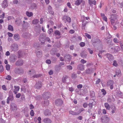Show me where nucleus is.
Listing matches in <instances>:
<instances>
[{"mask_svg": "<svg viewBox=\"0 0 123 123\" xmlns=\"http://www.w3.org/2000/svg\"><path fill=\"white\" fill-rule=\"evenodd\" d=\"M17 59V57L15 55L11 56L10 58V61L12 62H15Z\"/></svg>", "mask_w": 123, "mask_h": 123, "instance_id": "f8f14e48", "label": "nucleus"}, {"mask_svg": "<svg viewBox=\"0 0 123 123\" xmlns=\"http://www.w3.org/2000/svg\"><path fill=\"white\" fill-rule=\"evenodd\" d=\"M55 103L56 105L61 106L62 105L63 101L62 99H58L55 100Z\"/></svg>", "mask_w": 123, "mask_h": 123, "instance_id": "0eeeda50", "label": "nucleus"}, {"mask_svg": "<svg viewBox=\"0 0 123 123\" xmlns=\"http://www.w3.org/2000/svg\"><path fill=\"white\" fill-rule=\"evenodd\" d=\"M80 45L81 46L83 47L85 45V43L84 42H81L80 43Z\"/></svg>", "mask_w": 123, "mask_h": 123, "instance_id": "69168bd1", "label": "nucleus"}, {"mask_svg": "<svg viewBox=\"0 0 123 123\" xmlns=\"http://www.w3.org/2000/svg\"><path fill=\"white\" fill-rule=\"evenodd\" d=\"M69 70H71L72 69V67L70 65H68L67 66Z\"/></svg>", "mask_w": 123, "mask_h": 123, "instance_id": "052dcab7", "label": "nucleus"}, {"mask_svg": "<svg viewBox=\"0 0 123 123\" xmlns=\"http://www.w3.org/2000/svg\"><path fill=\"white\" fill-rule=\"evenodd\" d=\"M8 29L9 30L11 31H13V26L10 25H8Z\"/></svg>", "mask_w": 123, "mask_h": 123, "instance_id": "58836bf2", "label": "nucleus"}, {"mask_svg": "<svg viewBox=\"0 0 123 123\" xmlns=\"http://www.w3.org/2000/svg\"><path fill=\"white\" fill-rule=\"evenodd\" d=\"M94 69L92 68H90L86 70V73L88 74H91L94 72Z\"/></svg>", "mask_w": 123, "mask_h": 123, "instance_id": "ddd939ff", "label": "nucleus"}, {"mask_svg": "<svg viewBox=\"0 0 123 123\" xmlns=\"http://www.w3.org/2000/svg\"><path fill=\"white\" fill-rule=\"evenodd\" d=\"M106 56L107 58L110 61L112 60L113 58V57L111 55L109 54H107L106 55Z\"/></svg>", "mask_w": 123, "mask_h": 123, "instance_id": "aec40b11", "label": "nucleus"}, {"mask_svg": "<svg viewBox=\"0 0 123 123\" xmlns=\"http://www.w3.org/2000/svg\"><path fill=\"white\" fill-rule=\"evenodd\" d=\"M55 69L56 71H59L60 70L59 67L58 66H55Z\"/></svg>", "mask_w": 123, "mask_h": 123, "instance_id": "680f3d73", "label": "nucleus"}, {"mask_svg": "<svg viewBox=\"0 0 123 123\" xmlns=\"http://www.w3.org/2000/svg\"><path fill=\"white\" fill-rule=\"evenodd\" d=\"M4 71L3 67L2 65L0 66V72H2Z\"/></svg>", "mask_w": 123, "mask_h": 123, "instance_id": "49530a36", "label": "nucleus"}, {"mask_svg": "<svg viewBox=\"0 0 123 123\" xmlns=\"http://www.w3.org/2000/svg\"><path fill=\"white\" fill-rule=\"evenodd\" d=\"M53 30L52 29H50L48 31V33L49 34H51L53 31Z\"/></svg>", "mask_w": 123, "mask_h": 123, "instance_id": "13d9d810", "label": "nucleus"}, {"mask_svg": "<svg viewBox=\"0 0 123 123\" xmlns=\"http://www.w3.org/2000/svg\"><path fill=\"white\" fill-rule=\"evenodd\" d=\"M13 37L15 40L17 41L19 40L20 38L18 34H14Z\"/></svg>", "mask_w": 123, "mask_h": 123, "instance_id": "6ab92c4d", "label": "nucleus"}, {"mask_svg": "<svg viewBox=\"0 0 123 123\" xmlns=\"http://www.w3.org/2000/svg\"><path fill=\"white\" fill-rule=\"evenodd\" d=\"M7 35L9 37H12L13 36V34L12 33L9 32L7 33Z\"/></svg>", "mask_w": 123, "mask_h": 123, "instance_id": "bf43d9fd", "label": "nucleus"}, {"mask_svg": "<svg viewBox=\"0 0 123 123\" xmlns=\"http://www.w3.org/2000/svg\"><path fill=\"white\" fill-rule=\"evenodd\" d=\"M109 49L112 53H116L120 51V48L119 47L116 46L114 48H109Z\"/></svg>", "mask_w": 123, "mask_h": 123, "instance_id": "7ed1b4c3", "label": "nucleus"}, {"mask_svg": "<svg viewBox=\"0 0 123 123\" xmlns=\"http://www.w3.org/2000/svg\"><path fill=\"white\" fill-rule=\"evenodd\" d=\"M39 22V20L37 19H35L33 20L32 21V24L34 25L37 24Z\"/></svg>", "mask_w": 123, "mask_h": 123, "instance_id": "c9c22d12", "label": "nucleus"}, {"mask_svg": "<svg viewBox=\"0 0 123 123\" xmlns=\"http://www.w3.org/2000/svg\"><path fill=\"white\" fill-rule=\"evenodd\" d=\"M101 92H103V94L104 95H105L106 93V91L104 89H103L101 90Z\"/></svg>", "mask_w": 123, "mask_h": 123, "instance_id": "864d4df0", "label": "nucleus"}, {"mask_svg": "<svg viewBox=\"0 0 123 123\" xmlns=\"http://www.w3.org/2000/svg\"><path fill=\"white\" fill-rule=\"evenodd\" d=\"M70 114L73 115H75L78 114L77 112H76L73 111H69Z\"/></svg>", "mask_w": 123, "mask_h": 123, "instance_id": "473e14b6", "label": "nucleus"}, {"mask_svg": "<svg viewBox=\"0 0 123 123\" xmlns=\"http://www.w3.org/2000/svg\"><path fill=\"white\" fill-rule=\"evenodd\" d=\"M89 4H93L95 5L96 1L95 0H89Z\"/></svg>", "mask_w": 123, "mask_h": 123, "instance_id": "c756f323", "label": "nucleus"}, {"mask_svg": "<svg viewBox=\"0 0 123 123\" xmlns=\"http://www.w3.org/2000/svg\"><path fill=\"white\" fill-rule=\"evenodd\" d=\"M37 8V6L34 3H32L31 4V8L32 9H35Z\"/></svg>", "mask_w": 123, "mask_h": 123, "instance_id": "b1692460", "label": "nucleus"}, {"mask_svg": "<svg viewBox=\"0 0 123 123\" xmlns=\"http://www.w3.org/2000/svg\"><path fill=\"white\" fill-rule=\"evenodd\" d=\"M26 15L29 17H31L33 15V13L31 12H26Z\"/></svg>", "mask_w": 123, "mask_h": 123, "instance_id": "2f4dec72", "label": "nucleus"}, {"mask_svg": "<svg viewBox=\"0 0 123 123\" xmlns=\"http://www.w3.org/2000/svg\"><path fill=\"white\" fill-rule=\"evenodd\" d=\"M41 75L40 74H35L32 76V77L34 78H37L40 77Z\"/></svg>", "mask_w": 123, "mask_h": 123, "instance_id": "4c0bfd02", "label": "nucleus"}, {"mask_svg": "<svg viewBox=\"0 0 123 123\" xmlns=\"http://www.w3.org/2000/svg\"><path fill=\"white\" fill-rule=\"evenodd\" d=\"M55 34L56 35H58V36H60L61 35L60 32L59 31L57 30L55 32Z\"/></svg>", "mask_w": 123, "mask_h": 123, "instance_id": "a19ab883", "label": "nucleus"}, {"mask_svg": "<svg viewBox=\"0 0 123 123\" xmlns=\"http://www.w3.org/2000/svg\"><path fill=\"white\" fill-rule=\"evenodd\" d=\"M8 6V3L7 1V0H5L3 1L2 3V7L5 8L7 7Z\"/></svg>", "mask_w": 123, "mask_h": 123, "instance_id": "4468645a", "label": "nucleus"}, {"mask_svg": "<svg viewBox=\"0 0 123 123\" xmlns=\"http://www.w3.org/2000/svg\"><path fill=\"white\" fill-rule=\"evenodd\" d=\"M30 114L32 116H34V111L33 110H31Z\"/></svg>", "mask_w": 123, "mask_h": 123, "instance_id": "3c124183", "label": "nucleus"}, {"mask_svg": "<svg viewBox=\"0 0 123 123\" xmlns=\"http://www.w3.org/2000/svg\"><path fill=\"white\" fill-rule=\"evenodd\" d=\"M11 79V76L9 75L7 76L6 78V79L8 80H10Z\"/></svg>", "mask_w": 123, "mask_h": 123, "instance_id": "09e8293b", "label": "nucleus"}, {"mask_svg": "<svg viewBox=\"0 0 123 123\" xmlns=\"http://www.w3.org/2000/svg\"><path fill=\"white\" fill-rule=\"evenodd\" d=\"M113 65L115 66H117L118 65V64L117 63V62L116 61H114L113 64Z\"/></svg>", "mask_w": 123, "mask_h": 123, "instance_id": "a18cd8bd", "label": "nucleus"}, {"mask_svg": "<svg viewBox=\"0 0 123 123\" xmlns=\"http://www.w3.org/2000/svg\"><path fill=\"white\" fill-rule=\"evenodd\" d=\"M103 123H108L109 121V117L107 116H103L101 118Z\"/></svg>", "mask_w": 123, "mask_h": 123, "instance_id": "f257e3e1", "label": "nucleus"}, {"mask_svg": "<svg viewBox=\"0 0 123 123\" xmlns=\"http://www.w3.org/2000/svg\"><path fill=\"white\" fill-rule=\"evenodd\" d=\"M82 1V0H77L75 2V4L77 6L79 5Z\"/></svg>", "mask_w": 123, "mask_h": 123, "instance_id": "c85d7f7f", "label": "nucleus"}, {"mask_svg": "<svg viewBox=\"0 0 123 123\" xmlns=\"http://www.w3.org/2000/svg\"><path fill=\"white\" fill-rule=\"evenodd\" d=\"M90 109H92V105L91 103H89L88 105Z\"/></svg>", "mask_w": 123, "mask_h": 123, "instance_id": "774afa93", "label": "nucleus"}, {"mask_svg": "<svg viewBox=\"0 0 123 123\" xmlns=\"http://www.w3.org/2000/svg\"><path fill=\"white\" fill-rule=\"evenodd\" d=\"M18 45L15 43H14L12 44L11 46V49L12 51H16L18 49Z\"/></svg>", "mask_w": 123, "mask_h": 123, "instance_id": "f03ea898", "label": "nucleus"}, {"mask_svg": "<svg viewBox=\"0 0 123 123\" xmlns=\"http://www.w3.org/2000/svg\"><path fill=\"white\" fill-rule=\"evenodd\" d=\"M44 114L45 116H49L50 114V112L48 110H46L44 112Z\"/></svg>", "mask_w": 123, "mask_h": 123, "instance_id": "bb28decb", "label": "nucleus"}, {"mask_svg": "<svg viewBox=\"0 0 123 123\" xmlns=\"http://www.w3.org/2000/svg\"><path fill=\"white\" fill-rule=\"evenodd\" d=\"M37 56L38 57L40 58L42 56V53L41 51H39L36 53Z\"/></svg>", "mask_w": 123, "mask_h": 123, "instance_id": "7c9ffc66", "label": "nucleus"}, {"mask_svg": "<svg viewBox=\"0 0 123 123\" xmlns=\"http://www.w3.org/2000/svg\"><path fill=\"white\" fill-rule=\"evenodd\" d=\"M20 20V19H18L17 20L15 21V23L17 24H19L21 23Z\"/></svg>", "mask_w": 123, "mask_h": 123, "instance_id": "8fccbe9b", "label": "nucleus"}, {"mask_svg": "<svg viewBox=\"0 0 123 123\" xmlns=\"http://www.w3.org/2000/svg\"><path fill=\"white\" fill-rule=\"evenodd\" d=\"M64 58L65 61L70 62L71 59V56L69 55H65L64 56Z\"/></svg>", "mask_w": 123, "mask_h": 123, "instance_id": "9b49d317", "label": "nucleus"}, {"mask_svg": "<svg viewBox=\"0 0 123 123\" xmlns=\"http://www.w3.org/2000/svg\"><path fill=\"white\" fill-rule=\"evenodd\" d=\"M2 89L4 90H7L6 86L5 85H3L2 86Z\"/></svg>", "mask_w": 123, "mask_h": 123, "instance_id": "338daca9", "label": "nucleus"}, {"mask_svg": "<svg viewBox=\"0 0 123 123\" xmlns=\"http://www.w3.org/2000/svg\"><path fill=\"white\" fill-rule=\"evenodd\" d=\"M42 85L41 84V81H38L37 83H36L35 85V87L37 89H40L42 87Z\"/></svg>", "mask_w": 123, "mask_h": 123, "instance_id": "1a4fd4ad", "label": "nucleus"}, {"mask_svg": "<svg viewBox=\"0 0 123 123\" xmlns=\"http://www.w3.org/2000/svg\"><path fill=\"white\" fill-rule=\"evenodd\" d=\"M23 60H19L16 62V65L17 66H21L23 64Z\"/></svg>", "mask_w": 123, "mask_h": 123, "instance_id": "2eb2a0df", "label": "nucleus"}, {"mask_svg": "<svg viewBox=\"0 0 123 123\" xmlns=\"http://www.w3.org/2000/svg\"><path fill=\"white\" fill-rule=\"evenodd\" d=\"M43 122L45 123H51V120L48 118H45L43 120Z\"/></svg>", "mask_w": 123, "mask_h": 123, "instance_id": "dca6fc26", "label": "nucleus"}, {"mask_svg": "<svg viewBox=\"0 0 123 123\" xmlns=\"http://www.w3.org/2000/svg\"><path fill=\"white\" fill-rule=\"evenodd\" d=\"M14 89L13 92L15 94H16L17 93V92L19 90V87L18 86H14Z\"/></svg>", "mask_w": 123, "mask_h": 123, "instance_id": "f3484780", "label": "nucleus"}, {"mask_svg": "<svg viewBox=\"0 0 123 123\" xmlns=\"http://www.w3.org/2000/svg\"><path fill=\"white\" fill-rule=\"evenodd\" d=\"M105 108L107 110H109L110 109V105L107 103H105Z\"/></svg>", "mask_w": 123, "mask_h": 123, "instance_id": "f704fd0d", "label": "nucleus"}, {"mask_svg": "<svg viewBox=\"0 0 123 123\" xmlns=\"http://www.w3.org/2000/svg\"><path fill=\"white\" fill-rule=\"evenodd\" d=\"M80 62L83 64H84L86 62V61L83 59H82L80 61Z\"/></svg>", "mask_w": 123, "mask_h": 123, "instance_id": "e2e57ef3", "label": "nucleus"}, {"mask_svg": "<svg viewBox=\"0 0 123 123\" xmlns=\"http://www.w3.org/2000/svg\"><path fill=\"white\" fill-rule=\"evenodd\" d=\"M5 13L3 12L2 14L0 16V18L1 19H3L5 18Z\"/></svg>", "mask_w": 123, "mask_h": 123, "instance_id": "603ef678", "label": "nucleus"}, {"mask_svg": "<svg viewBox=\"0 0 123 123\" xmlns=\"http://www.w3.org/2000/svg\"><path fill=\"white\" fill-rule=\"evenodd\" d=\"M10 94L9 95V97L7 98V103L8 104L9 103V100L12 101L13 100V94L11 92H9Z\"/></svg>", "mask_w": 123, "mask_h": 123, "instance_id": "39448f33", "label": "nucleus"}, {"mask_svg": "<svg viewBox=\"0 0 123 123\" xmlns=\"http://www.w3.org/2000/svg\"><path fill=\"white\" fill-rule=\"evenodd\" d=\"M85 34V35H86V37H87V38H89V39L91 38V36L90 35L88 34L87 33H86Z\"/></svg>", "mask_w": 123, "mask_h": 123, "instance_id": "6e6d98bb", "label": "nucleus"}, {"mask_svg": "<svg viewBox=\"0 0 123 123\" xmlns=\"http://www.w3.org/2000/svg\"><path fill=\"white\" fill-rule=\"evenodd\" d=\"M113 41L114 42L116 43H118V40L117 38H114L113 39Z\"/></svg>", "mask_w": 123, "mask_h": 123, "instance_id": "0e129e2a", "label": "nucleus"}, {"mask_svg": "<svg viewBox=\"0 0 123 123\" xmlns=\"http://www.w3.org/2000/svg\"><path fill=\"white\" fill-rule=\"evenodd\" d=\"M28 74L31 77H32V76L35 74V72L32 70H30L28 72Z\"/></svg>", "mask_w": 123, "mask_h": 123, "instance_id": "412c9836", "label": "nucleus"}, {"mask_svg": "<svg viewBox=\"0 0 123 123\" xmlns=\"http://www.w3.org/2000/svg\"><path fill=\"white\" fill-rule=\"evenodd\" d=\"M11 108L12 110H17V108L16 105L13 104L11 106Z\"/></svg>", "mask_w": 123, "mask_h": 123, "instance_id": "72a5a7b5", "label": "nucleus"}, {"mask_svg": "<svg viewBox=\"0 0 123 123\" xmlns=\"http://www.w3.org/2000/svg\"><path fill=\"white\" fill-rule=\"evenodd\" d=\"M21 95V94L20 93L17 94L16 95V98H20Z\"/></svg>", "mask_w": 123, "mask_h": 123, "instance_id": "5fc2aeb1", "label": "nucleus"}, {"mask_svg": "<svg viewBox=\"0 0 123 123\" xmlns=\"http://www.w3.org/2000/svg\"><path fill=\"white\" fill-rule=\"evenodd\" d=\"M77 77L76 74L74 73H73L72 75V77L73 79H75Z\"/></svg>", "mask_w": 123, "mask_h": 123, "instance_id": "37998d69", "label": "nucleus"}, {"mask_svg": "<svg viewBox=\"0 0 123 123\" xmlns=\"http://www.w3.org/2000/svg\"><path fill=\"white\" fill-rule=\"evenodd\" d=\"M85 110V109L83 108H82L80 109L77 112L78 114H80L81 112Z\"/></svg>", "mask_w": 123, "mask_h": 123, "instance_id": "de8ad7c7", "label": "nucleus"}, {"mask_svg": "<svg viewBox=\"0 0 123 123\" xmlns=\"http://www.w3.org/2000/svg\"><path fill=\"white\" fill-rule=\"evenodd\" d=\"M117 17L116 15L112 14L111 15V17L110 18L112 24H113L116 21Z\"/></svg>", "mask_w": 123, "mask_h": 123, "instance_id": "20e7f679", "label": "nucleus"}, {"mask_svg": "<svg viewBox=\"0 0 123 123\" xmlns=\"http://www.w3.org/2000/svg\"><path fill=\"white\" fill-rule=\"evenodd\" d=\"M30 24L27 22H25L23 24V26L25 28H27L30 26Z\"/></svg>", "mask_w": 123, "mask_h": 123, "instance_id": "cd10ccee", "label": "nucleus"}, {"mask_svg": "<svg viewBox=\"0 0 123 123\" xmlns=\"http://www.w3.org/2000/svg\"><path fill=\"white\" fill-rule=\"evenodd\" d=\"M113 82L112 81H109L107 82V84L108 85H110V88L111 89H112L113 88Z\"/></svg>", "mask_w": 123, "mask_h": 123, "instance_id": "4be33fe9", "label": "nucleus"}, {"mask_svg": "<svg viewBox=\"0 0 123 123\" xmlns=\"http://www.w3.org/2000/svg\"><path fill=\"white\" fill-rule=\"evenodd\" d=\"M94 92L93 91H91L90 92V96L92 98H94V97H95Z\"/></svg>", "mask_w": 123, "mask_h": 123, "instance_id": "ea45409f", "label": "nucleus"}, {"mask_svg": "<svg viewBox=\"0 0 123 123\" xmlns=\"http://www.w3.org/2000/svg\"><path fill=\"white\" fill-rule=\"evenodd\" d=\"M15 71L16 73L18 74H23L24 73V70L21 68H16L15 70Z\"/></svg>", "mask_w": 123, "mask_h": 123, "instance_id": "423d86ee", "label": "nucleus"}, {"mask_svg": "<svg viewBox=\"0 0 123 123\" xmlns=\"http://www.w3.org/2000/svg\"><path fill=\"white\" fill-rule=\"evenodd\" d=\"M82 27L83 29H85V27L86 24L87 23V22L86 21H84L83 20H82Z\"/></svg>", "mask_w": 123, "mask_h": 123, "instance_id": "5701e85b", "label": "nucleus"}, {"mask_svg": "<svg viewBox=\"0 0 123 123\" xmlns=\"http://www.w3.org/2000/svg\"><path fill=\"white\" fill-rule=\"evenodd\" d=\"M63 20L64 21H65L66 20L69 23L70 22L71 20V19L70 17L66 15H64L63 16Z\"/></svg>", "mask_w": 123, "mask_h": 123, "instance_id": "9d476101", "label": "nucleus"}, {"mask_svg": "<svg viewBox=\"0 0 123 123\" xmlns=\"http://www.w3.org/2000/svg\"><path fill=\"white\" fill-rule=\"evenodd\" d=\"M68 78V76H64L62 79V80L64 82H66V79Z\"/></svg>", "mask_w": 123, "mask_h": 123, "instance_id": "79ce46f5", "label": "nucleus"}, {"mask_svg": "<svg viewBox=\"0 0 123 123\" xmlns=\"http://www.w3.org/2000/svg\"><path fill=\"white\" fill-rule=\"evenodd\" d=\"M78 68L81 70H84V68L83 65L82 64L79 65L78 67Z\"/></svg>", "mask_w": 123, "mask_h": 123, "instance_id": "a878e982", "label": "nucleus"}, {"mask_svg": "<svg viewBox=\"0 0 123 123\" xmlns=\"http://www.w3.org/2000/svg\"><path fill=\"white\" fill-rule=\"evenodd\" d=\"M6 70L9 71L10 70V67L9 65L8 64L6 65Z\"/></svg>", "mask_w": 123, "mask_h": 123, "instance_id": "c03bdc74", "label": "nucleus"}, {"mask_svg": "<svg viewBox=\"0 0 123 123\" xmlns=\"http://www.w3.org/2000/svg\"><path fill=\"white\" fill-rule=\"evenodd\" d=\"M49 104V101L47 100H45L44 101V105L45 106H47Z\"/></svg>", "mask_w": 123, "mask_h": 123, "instance_id": "e433bc0d", "label": "nucleus"}, {"mask_svg": "<svg viewBox=\"0 0 123 123\" xmlns=\"http://www.w3.org/2000/svg\"><path fill=\"white\" fill-rule=\"evenodd\" d=\"M88 105V104L87 103H84L83 105V107L84 108H86L87 107Z\"/></svg>", "mask_w": 123, "mask_h": 123, "instance_id": "4d7b16f0", "label": "nucleus"}, {"mask_svg": "<svg viewBox=\"0 0 123 123\" xmlns=\"http://www.w3.org/2000/svg\"><path fill=\"white\" fill-rule=\"evenodd\" d=\"M116 75L118 77H120L121 75V71L120 69L116 70Z\"/></svg>", "mask_w": 123, "mask_h": 123, "instance_id": "a211bd4d", "label": "nucleus"}, {"mask_svg": "<svg viewBox=\"0 0 123 123\" xmlns=\"http://www.w3.org/2000/svg\"><path fill=\"white\" fill-rule=\"evenodd\" d=\"M48 9L49 10V13L52 15L54 13V12L52 11V7L50 6H49L48 7Z\"/></svg>", "mask_w": 123, "mask_h": 123, "instance_id": "393cba45", "label": "nucleus"}, {"mask_svg": "<svg viewBox=\"0 0 123 123\" xmlns=\"http://www.w3.org/2000/svg\"><path fill=\"white\" fill-rule=\"evenodd\" d=\"M50 96V93L49 92H46L43 93V96L45 99L48 98Z\"/></svg>", "mask_w": 123, "mask_h": 123, "instance_id": "6e6552de", "label": "nucleus"}]
</instances>
